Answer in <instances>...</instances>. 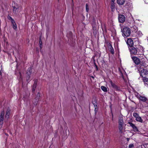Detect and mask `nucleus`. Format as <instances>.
Wrapping results in <instances>:
<instances>
[{
  "label": "nucleus",
  "instance_id": "1",
  "mask_svg": "<svg viewBox=\"0 0 148 148\" xmlns=\"http://www.w3.org/2000/svg\"><path fill=\"white\" fill-rule=\"evenodd\" d=\"M121 30L123 36L128 37L130 36L131 34V31L130 28L125 27Z\"/></svg>",
  "mask_w": 148,
  "mask_h": 148
},
{
  "label": "nucleus",
  "instance_id": "2",
  "mask_svg": "<svg viewBox=\"0 0 148 148\" xmlns=\"http://www.w3.org/2000/svg\"><path fill=\"white\" fill-rule=\"evenodd\" d=\"M129 26L132 32L134 33H136L138 31V27L135 25V23L133 22L132 24H130Z\"/></svg>",
  "mask_w": 148,
  "mask_h": 148
},
{
  "label": "nucleus",
  "instance_id": "3",
  "mask_svg": "<svg viewBox=\"0 0 148 148\" xmlns=\"http://www.w3.org/2000/svg\"><path fill=\"white\" fill-rule=\"evenodd\" d=\"M130 53L131 54L138 55V54L136 49L133 47H131L129 48Z\"/></svg>",
  "mask_w": 148,
  "mask_h": 148
},
{
  "label": "nucleus",
  "instance_id": "4",
  "mask_svg": "<svg viewBox=\"0 0 148 148\" xmlns=\"http://www.w3.org/2000/svg\"><path fill=\"white\" fill-rule=\"evenodd\" d=\"M119 22L121 23H124L125 21V16L122 14H119L118 16Z\"/></svg>",
  "mask_w": 148,
  "mask_h": 148
},
{
  "label": "nucleus",
  "instance_id": "5",
  "mask_svg": "<svg viewBox=\"0 0 148 148\" xmlns=\"http://www.w3.org/2000/svg\"><path fill=\"white\" fill-rule=\"evenodd\" d=\"M13 12L15 14H17L18 12L19 6L18 5L16 4L15 5L13 6Z\"/></svg>",
  "mask_w": 148,
  "mask_h": 148
},
{
  "label": "nucleus",
  "instance_id": "6",
  "mask_svg": "<svg viewBox=\"0 0 148 148\" xmlns=\"http://www.w3.org/2000/svg\"><path fill=\"white\" fill-rule=\"evenodd\" d=\"M4 112L3 111L2 112L0 116V126H1L3 124V121L4 119Z\"/></svg>",
  "mask_w": 148,
  "mask_h": 148
},
{
  "label": "nucleus",
  "instance_id": "7",
  "mask_svg": "<svg viewBox=\"0 0 148 148\" xmlns=\"http://www.w3.org/2000/svg\"><path fill=\"white\" fill-rule=\"evenodd\" d=\"M140 75L142 76L148 75V71L145 69H141L140 70Z\"/></svg>",
  "mask_w": 148,
  "mask_h": 148
},
{
  "label": "nucleus",
  "instance_id": "8",
  "mask_svg": "<svg viewBox=\"0 0 148 148\" xmlns=\"http://www.w3.org/2000/svg\"><path fill=\"white\" fill-rule=\"evenodd\" d=\"M132 58L134 62L136 64H138L140 63V60L137 58L135 57H132Z\"/></svg>",
  "mask_w": 148,
  "mask_h": 148
},
{
  "label": "nucleus",
  "instance_id": "9",
  "mask_svg": "<svg viewBox=\"0 0 148 148\" xmlns=\"http://www.w3.org/2000/svg\"><path fill=\"white\" fill-rule=\"evenodd\" d=\"M128 123L130 125V126H131L133 129V130L134 132H138V130L137 127L135 126L134 124L132 123L131 122H129Z\"/></svg>",
  "mask_w": 148,
  "mask_h": 148
},
{
  "label": "nucleus",
  "instance_id": "10",
  "mask_svg": "<svg viewBox=\"0 0 148 148\" xmlns=\"http://www.w3.org/2000/svg\"><path fill=\"white\" fill-rule=\"evenodd\" d=\"M127 43L128 45L130 46V47H132L134 44L133 40L131 38L128 39Z\"/></svg>",
  "mask_w": 148,
  "mask_h": 148
},
{
  "label": "nucleus",
  "instance_id": "11",
  "mask_svg": "<svg viewBox=\"0 0 148 148\" xmlns=\"http://www.w3.org/2000/svg\"><path fill=\"white\" fill-rule=\"evenodd\" d=\"M119 124L123 125V118L122 115L119 116Z\"/></svg>",
  "mask_w": 148,
  "mask_h": 148
},
{
  "label": "nucleus",
  "instance_id": "12",
  "mask_svg": "<svg viewBox=\"0 0 148 148\" xmlns=\"http://www.w3.org/2000/svg\"><path fill=\"white\" fill-rule=\"evenodd\" d=\"M141 66H143L147 69V66H148V62L146 61L142 62L141 63Z\"/></svg>",
  "mask_w": 148,
  "mask_h": 148
},
{
  "label": "nucleus",
  "instance_id": "13",
  "mask_svg": "<svg viewBox=\"0 0 148 148\" xmlns=\"http://www.w3.org/2000/svg\"><path fill=\"white\" fill-rule=\"evenodd\" d=\"M109 84L111 85L114 88H117L116 86L115 85L114 83H113L111 80H110L109 81Z\"/></svg>",
  "mask_w": 148,
  "mask_h": 148
},
{
  "label": "nucleus",
  "instance_id": "14",
  "mask_svg": "<svg viewBox=\"0 0 148 148\" xmlns=\"http://www.w3.org/2000/svg\"><path fill=\"white\" fill-rule=\"evenodd\" d=\"M123 128V125L119 124L118 128L120 133L121 134L122 133Z\"/></svg>",
  "mask_w": 148,
  "mask_h": 148
},
{
  "label": "nucleus",
  "instance_id": "15",
  "mask_svg": "<svg viewBox=\"0 0 148 148\" xmlns=\"http://www.w3.org/2000/svg\"><path fill=\"white\" fill-rule=\"evenodd\" d=\"M10 110L9 109H8L6 111V113L5 117V118L8 119L9 117V115L10 114Z\"/></svg>",
  "mask_w": 148,
  "mask_h": 148
},
{
  "label": "nucleus",
  "instance_id": "16",
  "mask_svg": "<svg viewBox=\"0 0 148 148\" xmlns=\"http://www.w3.org/2000/svg\"><path fill=\"white\" fill-rule=\"evenodd\" d=\"M136 35L137 36L139 37L143 35L142 32L140 31H138L136 32Z\"/></svg>",
  "mask_w": 148,
  "mask_h": 148
},
{
  "label": "nucleus",
  "instance_id": "17",
  "mask_svg": "<svg viewBox=\"0 0 148 148\" xmlns=\"http://www.w3.org/2000/svg\"><path fill=\"white\" fill-rule=\"evenodd\" d=\"M125 0H117V3L120 5H123L125 3Z\"/></svg>",
  "mask_w": 148,
  "mask_h": 148
},
{
  "label": "nucleus",
  "instance_id": "18",
  "mask_svg": "<svg viewBox=\"0 0 148 148\" xmlns=\"http://www.w3.org/2000/svg\"><path fill=\"white\" fill-rule=\"evenodd\" d=\"M139 99L143 102H145L147 100L146 97L143 96H141Z\"/></svg>",
  "mask_w": 148,
  "mask_h": 148
},
{
  "label": "nucleus",
  "instance_id": "19",
  "mask_svg": "<svg viewBox=\"0 0 148 148\" xmlns=\"http://www.w3.org/2000/svg\"><path fill=\"white\" fill-rule=\"evenodd\" d=\"M110 8H111V10L112 11H114L115 10V5H114V3H111Z\"/></svg>",
  "mask_w": 148,
  "mask_h": 148
},
{
  "label": "nucleus",
  "instance_id": "20",
  "mask_svg": "<svg viewBox=\"0 0 148 148\" xmlns=\"http://www.w3.org/2000/svg\"><path fill=\"white\" fill-rule=\"evenodd\" d=\"M136 121L141 123H142L143 122V119H142L139 116L137 117V118H136Z\"/></svg>",
  "mask_w": 148,
  "mask_h": 148
},
{
  "label": "nucleus",
  "instance_id": "21",
  "mask_svg": "<svg viewBox=\"0 0 148 148\" xmlns=\"http://www.w3.org/2000/svg\"><path fill=\"white\" fill-rule=\"evenodd\" d=\"M36 85H37V82L35 81L34 82V84H33V89H32V91H34L35 89L36 88Z\"/></svg>",
  "mask_w": 148,
  "mask_h": 148
},
{
  "label": "nucleus",
  "instance_id": "22",
  "mask_svg": "<svg viewBox=\"0 0 148 148\" xmlns=\"http://www.w3.org/2000/svg\"><path fill=\"white\" fill-rule=\"evenodd\" d=\"M101 90L104 92H106L107 91V88L104 86H102L101 87Z\"/></svg>",
  "mask_w": 148,
  "mask_h": 148
},
{
  "label": "nucleus",
  "instance_id": "23",
  "mask_svg": "<svg viewBox=\"0 0 148 148\" xmlns=\"http://www.w3.org/2000/svg\"><path fill=\"white\" fill-rule=\"evenodd\" d=\"M110 51L111 53L112 54H113L114 53V51L113 48L112 47V46L111 45H110Z\"/></svg>",
  "mask_w": 148,
  "mask_h": 148
},
{
  "label": "nucleus",
  "instance_id": "24",
  "mask_svg": "<svg viewBox=\"0 0 148 148\" xmlns=\"http://www.w3.org/2000/svg\"><path fill=\"white\" fill-rule=\"evenodd\" d=\"M32 73L31 69L30 68H29L27 72V74L30 75Z\"/></svg>",
  "mask_w": 148,
  "mask_h": 148
},
{
  "label": "nucleus",
  "instance_id": "25",
  "mask_svg": "<svg viewBox=\"0 0 148 148\" xmlns=\"http://www.w3.org/2000/svg\"><path fill=\"white\" fill-rule=\"evenodd\" d=\"M133 116L134 117L136 118L137 117L139 116V115L137 113H134L133 114Z\"/></svg>",
  "mask_w": 148,
  "mask_h": 148
},
{
  "label": "nucleus",
  "instance_id": "26",
  "mask_svg": "<svg viewBox=\"0 0 148 148\" xmlns=\"http://www.w3.org/2000/svg\"><path fill=\"white\" fill-rule=\"evenodd\" d=\"M12 25L14 29H17V25L16 23L15 24H14Z\"/></svg>",
  "mask_w": 148,
  "mask_h": 148
},
{
  "label": "nucleus",
  "instance_id": "27",
  "mask_svg": "<svg viewBox=\"0 0 148 148\" xmlns=\"http://www.w3.org/2000/svg\"><path fill=\"white\" fill-rule=\"evenodd\" d=\"M27 81H28L29 79L30 78V75L28 74H27Z\"/></svg>",
  "mask_w": 148,
  "mask_h": 148
},
{
  "label": "nucleus",
  "instance_id": "28",
  "mask_svg": "<svg viewBox=\"0 0 148 148\" xmlns=\"http://www.w3.org/2000/svg\"><path fill=\"white\" fill-rule=\"evenodd\" d=\"M39 44L40 45V49L42 48V42L41 41V39L40 38L39 41Z\"/></svg>",
  "mask_w": 148,
  "mask_h": 148
},
{
  "label": "nucleus",
  "instance_id": "29",
  "mask_svg": "<svg viewBox=\"0 0 148 148\" xmlns=\"http://www.w3.org/2000/svg\"><path fill=\"white\" fill-rule=\"evenodd\" d=\"M136 97H137V98H138L139 99H140V97H141L140 95L138 93L136 94Z\"/></svg>",
  "mask_w": 148,
  "mask_h": 148
},
{
  "label": "nucleus",
  "instance_id": "30",
  "mask_svg": "<svg viewBox=\"0 0 148 148\" xmlns=\"http://www.w3.org/2000/svg\"><path fill=\"white\" fill-rule=\"evenodd\" d=\"M86 10L87 12H88L89 10V8L88 5L87 4H86Z\"/></svg>",
  "mask_w": 148,
  "mask_h": 148
},
{
  "label": "nucleus",
  "instance_id": "31",
  "mask_svg": "<svg viewBox=\"0 0 148 148\" xmlns=\"http://www.w3.org/2000/svg\"><path fill=\"white\" fill-rule=\"evenodd\" d=\"M134 147V145L132 144H130L129 145V148H132Z\"/></svg>",
  "mask_w": 148,
  "mask_h": 148
},
{
  "label": "nucleus",
  "instance_id": "32",
  "mask_svg": "<svg viewBox=\"0 0 148 148\" xmlns=\"http://www.w3.org/2000/svg\"><path fill=\"white\" fill-rule=\"evenodd\" d=\"M11 23H12V25H13V24H15L16 23L15 21H14V20L13 19V20H11Z\"/></svg>",
  "mask_w": 148,
  "mask_h": 148
},
{
  "label": "nucleus",
  "instance_id": "33",
  "mask_svg": "<svg viewBox=\"0 0 148 148\" xmlns=\"http://www.w3.org/2000/svg\"><path fill=\"white\" fill-rule=\"evenodd\" d=\"M8 19H9V20H11H11H13V19L12 18L11 16H9L8 17Z\"/></svg>",
  "mask_w": 148,
  "mask_h": 148
},
{
  "label": "nucleus",
  "instance_id": "34",
  "mask_svg": "<svg viewBox=\"0 0 148 148\" xmlns=\"http://www.w3.org/2000/svg\"><path fill=\"white\" fill-rule=\"evenodd\" d=\"M111 1H112L111 3H114L115 0H111Z\"/></svg>",
  "mask_w": 148,
  "mask_h": 148
},
{
  "label": "nucleus",
  "instance_id": "35",
  "mask_svg": "<svg viewBox=\"0 0 148 148\" xmlns=\"http://www.w3.org/2000/svg\"><path fill=\"white\" fill-rule=\"evenodd\" d=\"M145 84L146 86H147V83H145Z\"/></svg>",
  "mask_w": 148,
  "mask_h": 148
},
{
  "label": "nucleus",
  "instance_id": "36",
  "mask_svg": "<svg viewBox=\"0 0 148 148\" xmlns=\"http://www.w3.org/2000/svg\"><path fill=\"white\" fill-rule=\"evenodd\" d=\"M145 80L146 81V82H147V81L148 80V79L147 78L146 79H145Z\"/></svg>",
  "mask_w": 148,
  "mask_h": 148
},
{
  "label": "nucleus",
  "instance_id": "37",
  "mask_svg": "<svg viewBox=\"0 0 148 148\" xmlns=\"http://www.w3.org/2000/svg\"><path fill=\"white\" fill-rule=\"evenodd\" d=\"M39 95V94L38 92V94H37L38 96H40V95Z\"/></svg>",
  "mask_w": 148,
  "mask_h": 148
},
{
  "label": "nucleus",
  "instance_id": "38",
  "mask_svg": "<svg viewBox=\"0 0 148 148\" xmlns=\"http://www.w3.org/2000/svg\"><path fill=\"white\" fill-rule=\"evenodd\" d=\"M147 103H148V100H147Z\"/></svg>",
  "mask_w": 148,
  "mask_h": 148
},
{
  "label": "nucleus",
  "instance_id": "39",
  "mask_svg": "<svg viewBox=\"0 0 148 148\" xmlns=\"http://www.w3.org/2000/svg\"><path fill=\"white\" fill-rule=\"evenodd\" d=\"M19 74H20V76H21V73H19Z\"/></svg>",
  "mask_w": 148,
  "mask_h": 148
},
{
  "label": "nucleus",
  "instance_id": "40",
  "mask_svg": "<svg viewBox=\"0 0 148 148\" xmlns=\"http://www.w3.org/2000/svg\"><path fill=\"white\" fill-rule=\"evenodd\" d=\"M35 101V99L34 100V101H33L34 102Z\"/></svg>",
  "mask_w": 148,
  "mask_h": 148
},
{
  "label": "nucleus",
  "instance_id": "41",
  "mask_svg": "<svg viewBox=\"0 0 148 148\" xmlns=\"http://www.w3.org/2000/svg\"><path fill=\"white\" fill-rule=\"evenodd\" d=\"M34 104L36 105L37 104V103H35Z\"/></svg>",
  "mask_w": 148,
  "mask_h": 148
},
{
  "label": "nucleus",
  "instance_id": "42",
  "mask_svg": "<svg viewBox=\"0 0 148 148\" xmlns=\"http://www.w3.org/2000/svg\"><path fill=\"white\" fill-rule=\"evenodd\" d=\"M112 117L113 116V115L112 114Z\"/></svg>",
  "mask_w": 148,
  "mask_h": 148
}]
</instances>
